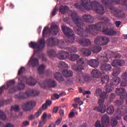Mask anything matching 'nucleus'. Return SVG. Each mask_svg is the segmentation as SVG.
<instances>
[{
    "label": "nucleus",
    "mask_w": 127,
    "mask_h": 127,
    "mask_svg": "<svg viewBox=\"0 0 127 127\" xmlns=\"http://www.w3.org/2000/svg\"><path fill=\"white\" fill-rule=\"evenodd\" d=\"M121 82V78L119 77H116L115 78H112L111 81V85H117L119 84Z\"/></svg>",
    "instance_id": "obj_28"
},
{
    "label": "nucleus",
    "mask_w": 127,
    "mask_h": 127,
    "mask_svg": "<svg viewBox=\"0 0 127 127\" xmlns=\"http://www.w3.org/2000/svg\"><path fill=\"white\" fill-rule=\"evenodd\" d=\"M18 79L20 81V83L16 87L14 86V84H15V81L14 80H10L7 81L4 85L0 87V95L3 92L4 89H8V93H14L16 91L24 89L25 85L23 83V80L20 78Z\"/></svg>",
    "instance_id": "obj_4"
},
{
    "label": "nucleus",
    "mask_w": 127,
    "mask_h": 127,
    "mask_svg": "<svg viewBox=\"0 0 127 127\" xmlns=\"http://www.w3.org/2000/svg\"><path fill=\"white\" fill-rule=\"evenodd\" d=\"M87 63L90 66L93 68L97 67L99 64V61L95 59H91V60L87 61Z\"/></svg>",
    "instance_id": "obj_20"
},
{
    "label": "nucleus",
    "mask_w": 127,
    "mask_h": 127,
    "mask_svg": "<svg viewBox=\"0 0 127 127\" xmlns=\"http://www.w3.org/2000/svg\"><path fill=\"white\" fill-rule=\"evenodd\" d=\"M60 41H59L58 39L53 37L48 39L47 41V43H48L49 45L51 46L58 45Z\"/></svg>",
    "instance_id": "obj_19"
},
{
    "label": "nucleus",
    "mask_w": 127,
    "mask_h": 127,
    "mask_svg": "<svg viewBox=\"0 0 127 127\" xmlns=\"http://www.w3.org/2000/svg\"><path fill=\"white\" fill-rule=\"evenodd\" d=\"M121 68L119 67H115L113 69V76H118L121 72Z\"/></svg>",
    "instance_id": "obj_39"
},
{
    "label": "nucleus",
    "mask_w": 127,
    "mask_h": 127,
    "mask_svg": "<svg viewBox=\"0 0 127 127\" xmlns=\"http://www.w3.org/2000/svg\"><path fill=\"white\" fill-rule=\"evenodd\" d=\"M101 69L102 70L110 71L112 69V66L109 64H104L101 65Z\"/></svg>",
    "instance_id": "obj_34"
},
{
    "label": "nucleus",
    "mask_w": 127,
    "mask_h": 127,
    "mask_svg": "<svg viewBox=\"0 0 127 127\" xmlns=\"http://www.w3.org/2000/svg\"><path fill=\"white\" fill-rule=\"evenodd\" d=\"M78 42L81 46H89L91 44V41L88 39H80Z\"/></svg>",
    "instance_id": "obj_18"
},
{
    "label": "nucleus",
    "mask_w": 127,
    "mask_h": 127,
    "mask_svg": "<svg viewBox=\"0 0 127 127\" xmlns=\"http://www.w3.org/2000/svg\"><path fill=\"white\" fill-rule=\"evenodd\" d=\"M45 40H44V39L42 38L39 40L37 43L35 42H31V43H30L29 44V46L31 48L37 49V50H34V53H37L39 52V51L44 49V48L45 47Z\"/></svg>",
    "instance_id": "obj_6"
},
{
    "label": "nucleus",
    "mask_w": 127,
    "mask_h": 127,
    "mask_svg": "<svg viewBox=\"0 0 127 127\" xmlns=\"http://www.w3.org/2000/svg\"><path fill=\"white\" fill-rule=\"evenodd\" d=\"M102 47H100V45H95L92 47L91 51L93 52V53H98L101 51Z\"/></svg>",
    "instance_id": "obj_31"
},
{
    "label": "nucleus",
    "mask_w": 127,
    "mask_h": 127,
    "mask_svg": "<svg viewBox=\"0 0 127 127\" xmlns=\"http://www.w3.org/2000/svg\"><path fill=\"white\" fill-rule=\"evenodd\" d=\"M102 45H107L110 41L109 38L105 36H101Z\"/></svg>",
    "instance_id": "obj_38"
},
{
    "label": "nucleus",
    "mask_w": 127,
    "mask_h": 127,
    "mask_svg": "<svg viewBox=\"0 0 127 127\" xmlns=\"http://www.w3.org/2000/svg\"><path fill=\"white\" fill-rule=\"evenodd\" d=\"M102 123L103 125L100 124V121H98L95 123V127H107L110 125V119L107 115H104L102 117Z\"/></svg>",
    "instance_id": "obj_12"
},
{
    "label": "nucleus",
    "mask_w": 127,
    "mask_h": 127,
    "mask_svg": "<svg viewBox=\"0 0 127 127\" xmlns=\"http://www.w3.org/2000/svg\"><path fill=\"white\" fill-rule=\"evenodd\" d=\"M85 63V60L82 58L79 59V60L78 61H77V64H78V66H81L80 69H84Z\"/></svg>",
    "instance_id": "obj_32"
},
{
    "label": "nucleus",
    "mask_w": 127,
    "mask_h": 127,
    "mask_svg": "<svg viewBox=\"0 0 127 127\" xmlns=\"http://www.w3.org/2000/svg\"><path fill=\"white\" fill-rule=\"evenodd\" d=\"M80 58V56L76 54H70L68 53L67 58H68L69 61L73 62L75 61Z\"/></svg>",
    "instance_id": "obj_23"
},
{
    "label": "nucleus",
    "mask_w": 127,
    "mask_h": 127,
    "mask_svg": "<svg viewBox=\"0 0 127 127\" xmlns=\"http://www.w3.org/2000/svg\"><path fill=\"white\" fill-rule=\"evenodd\" d=\"M58 45H59V47L60 48L65 49H67V51L68 48H71V47L67 48V43H64L63 40H60Z\"/></svg>",
    "instance_id": "obj_29"
},
{
    "label": "nucleus",
    "mask_w": 127,
    "mask_h": 127,
    "mask_svg": "<svg viewBox=\"0 0 127 127\" xmlns=\"http://www.w3.org/2000/svg\"><path fill=\"white\" fill-rule=\"evenodd\" d=\"M40 86L42 88H45L48 86L49 88H55L57 86V83L54 79H49L45 80L44 83H40Z\"/></svg>",
    "instance_id": "obj_13"
},
{
    "label": "nucleus",
    "mask_w": 127,
    "mask_h": 127,
    "mask_svg": "<svg viewBox=\"0 0 127 127\" xmlns=\"http://www.w3.org/2000/svg\"><path fill=\"white\" fill-rule=\"evenodd\" d=\"M39 94V92L35 90H31L27 91L25 92H20L19 95H16L17 99L19 100L26 99L31 96L34 97L38 96Z\"/></svg>",
    "instance_id": "obj_9"
},
{
    "label": "nucleus",
    "mask_w": 127,
    "mask_h": 127,
    "mask_svg": "<svg viewBox=\"0 0 127 127\" xmlns=\"http://www.w3.org/2000/svg\"><path fill=\"white\" fill-rule=\"evenodd\" d=\"M99 95H100V98L102 99L106 98L108 96V94L105 92H102Z\"/></svg>",
    "instance_id": "obj_47"
},
{
    "label": "nucleus",
    "mask_w": 127,
    "mask_h": 127,
    "mask_svg": "<svg viewBox=\"0 0 127 127\" xmlns=\"http://www.w3.org/2000/svg\"><path fill=\"white\" fill-rule=\"evenodd\" d=\"M121 86L125 87L127 86V80H123L121 83Z\"/></svg>",
    "instance_id": "obj_55"
},
{
    "label": "nucleus",
    "mask_w": 127,
    "mask_h": 127,
    "mask_svg": "<svg viewBox=\"0 0 127 127\" xmlns=\"http://www.w3.org/2000/svg\"><path fill=\"white\" fill-rule=\"evenodd\" d=\"M26 70V69L24 67L21 66L20 69H19L18 72V75H20L21 74H22L24 71Z\"/></svg>",
    "instance_id": "obj_46"
},
{
    "label": "nucleus",
    "mask_w": 127,
    "mask_h": 127,
    "mask_svg": "<svg viewBox=\"0 0 127 127\" xmlns=\"http://www.w3.org/2000/svg\"><path fill=\"white\" fill-rule=\"evenodd\" d=\"M36 106V103L34 101H29L22 104V107L23 111L25 112L30 111Z\"/></svg>",
    "instance_id": "obj_14"
},
{
    "label": "nucleus",
    "mask_w": 127,
    "mask_h": 127,
    "mask_svg": "<svg viewBox=\"0 0 127 127\" xmlns=\"http://www.w3.org/2000/svg\"><path fill=\"white\" fill-rule=\"evenodd\" d=\"M52 104V101H51L50 100H46V103L44 104H46L48 106H51Z\"/></svg>",
    "instance_id": "obj_60"
},
{
    "label": "nucleus",
    "mask_w": 127,
    "mask_h": 127,
    "mask_svg": "<svg viewBox=\"0 0 127 127\" xmlns=\"http://www.w3.org/2000/svg\"><path fill=\"white\" fill-rule=\"evenodd\" d=\"M26 83L29 86H35L37 83V81L34 78H33L32 77H30L29 78L26 80Z\"/></svg>",
    "instance_id": "obj_26"
},
{
    "label": "nucleus",
    "mask_w": 127,
    "mask_h": 127,
    "mask_svg": "<svg viewBox=\"0 0 127 127\" xmlns=\"http://www.w3.org/2000/svg\"><path fill=\"white\" fill-rule=\"evenodd\" d=\"M29 125V121H24L22 123V125H21V127H26L27 126Z\"/></svg>",
    "instance_id": "obj_53"
},
{
    "label": "nucleus",
    "mask_w": 127,
    "mask_h": 127,
    "mask_svg": "<svg viewBox=\"0 0 127 127\" xmlns=\"http://www.w3.org/2000/svg\"><path fill=\"white\" fill-rule=\"evenodd\" d=\"M5 127H13V126L11 124H7L5 125Z\"/></svg>",
    "instance_id": "obj_64"
},
{
    "label": "nucleus",
    "mask_w": 127,
    "mask_h": 127,
    "mask_svg": "<svg viewBox=\"0 0 127 127\" xmlns=\"http://www.w3.org/2000/svg\"><path fill=\"white\" fill-rule=\"evenodd\" d=\"M104 102V100L103 98L99 99L98 101V104H99V106L96 107L95 109L97 110L101 113H104L106 111V106L103 105V103Z\"/></svg>",
    "instance_id": "obj_16"
},
{
    "label": "nucleus",
    "mask_w": 127,
    "mask_h": 127,
    "mask_svg": "<svg viewBox=\"0 0 127 127\" xmlns=\"http://www.w3.org/2000/svg\"><path fill=\"white\" fill-rule=\"evenodd\" d=\"M69 11V7L66 5H61L60 7V12H61L62 14H65Z\"/></svg>",
    "instance_id": "obj_30"
},
{
    "label": "nucleus",
    "mask_w": 127,
    "mask_h": 127,
    "mask_svg": "<svg viewBox=\"0 0 127 127\" xmlns=\"http://www.w3.org/2000/svg\"><path fill=\"white\" fill-rule=\"evenodd\" d=\"M54 76L55 77V78L57 79V80L59 81L60 83L63 82L65 81L63 75L60 72H56L55 74H54Z\"/></svg>",
    "instance_id": "obj_21"
},
{
    "label": "nucleus",
    "mask_w": 127,
    "mask_h": 127,
    "mask_svg": "<svg viewBox=\"0 0 127 127\" xmlns=\"http://www.w3.org/2000/svg\"><path fill=\"white\" fill-rule=\"evenodd\" d=\"M71 18L73 23L76 24V27L74 28L75 32L80 37H87L88 34L94 35V33H98V31L101 30L102 27L110 22V20L107 17H101L100 19L102 22H99L94 25H89L84 31L83 29L84 26V22L81 17L77 15L75 11L72 12Z\"/></svg>",
    "instance_id": "obj_1"
},
{
    "label": "nucleus",
    "mask_w": 127,
    "mask_h": 127,
    "mask_svg": "<svg viewBox=\"0 0 127 127\" xmlns=\"http://www.w3.org/2000/svg\"><path fill=\"white\" fill-rule=\"evenodd\" d=\"M118 124V122L116 120H111V126L113 127L116 126Z\"/></svg>",
    "instance_id": "obj_48"
},
{
    "label": "nucleus",
    "mask_w": 127,
    "mask_h": 127,
    "mask_svg": "<svg viewBox=\"0 0 127 127\" xmlns=\"http://www.w3.org/2000/svg\"><path fill=\"white\" fill-rule=\"evenodd\" d=\"M74 113L73 112H71L69 114H68V117H69V118H73V117L74 116Z\"/></svg>",
    "instance_id": "obj_62"
},
{
    "label": "nucleus",
    "mask_w": 127,
    "mask_h": 127,
    "mask_svg": "<svg viewBox=\"0 0 127 127\" xmlns=\"http://www.w3.org/2000/svg\"><path fill=\"white\" fill-rule=\"evenodd\" d=\"M28 64L31 65L32 67H36L39 65V61L37 58H35L33 56H32L31 59L29 61Z\"/></svg>",
    "instance_id": "obj_17"
},
{
    "label": "nucleus",
    "mask_w": 127,
    "mask_h": 127,
    "mask_svg": "<svg viewBox=\"0 0 127 127\" xmlns=\"http://www.w3.org/2000/svg\"><path fill=\"white\" fill-rule=\"evenodd\" d=\"M125 61L122 60H115L112 62V66L117 67L119 66H123L125 64Z\"/></svg>",
    "instance_id": "obj_22"
},
{
    "label": "nucleus",
    "mask_w": 127,
    "mask_h": 127,
    "mask_svg": "<svg viewBox=\"0 0 127 127\" xmlns=\"http://www.w3.org/2000/svg\"><path fill=\"white\" fill-rule=\"evenodd\" d=\"M75 7L80 10H82L84 8L87 10L93 9L96 13L101 14H103L105 12L103 6L97 1H91L89 0H81V4L76 3Z\"/></svg>",
    "instance_id": "obj_2"
},
{
    "label": "nucleus",
    "mask_w": 127,
    "mask_h": 127,
    "mask_svg": "<svg viewBox=\"0 0 127 127\" xmlns=\"http://www.w3.org/2000/svg\"><path fill=\"white\" fill-rule=\"evenodd\" d=\"M107 114L112 115L114 113V108L113 106H109L107 110Z\"/></svg>",
    "instance_id": "obj_40"
},
{
    "label": "nucleus",
    "mask_w": 127,
    "mask_h": 127,
    "mask_svg": "<svg viewBox=\"0 0 127 127\" xmlns=\"http://www.w3.org/2000/svg\"><path fill=\"white\" fill-rule=\"evenodd\" d=\"M105 89L106 90L107 93H110L112 91V87L106 85L105 87Z\"/></svg>",
    "instance_id": "obj_49"
},
{
    "label": "nucleus",
    "mask_w": 127,
    "mask_h": 127,
    "mask_svg": "<svg viewBox=\"0 0 127 127\" xmlns=\"http://www.w3.org/2000/svg\"><path fill=\"white\" fill-rule=\"evenodd\" d=\"M102 2L105 7L110 9L111 13L115 17L120 18L125 17V12L117 8L114 7L113 5L122 4V5H127V0H122V1L120 0H102Z\"/></svg>",
    "instance_id": "obj_3"
},
{
    "label": "nucleus",
    "mask_w": 127,
    "mask_h": 127,
    "mask_svg": "<svg viewBox=\"0 0 127 127\" xmlns=\"http://www.w3.org/2000/svg\"><path fill=\"white\" fill-rule=\"evenodd\" d=\"M92 16L90 14H84L83 15V21L88 23H92L93 21L92 19Z\"/></svg>",
    "instance_id": "obj_24"
},
{
    "label": "nucleus",
    "mask_w": 127,
    "mask_h": 127,
    "mask_svg": "<svg viewBox=\"0 0 127 127\" xmlns=\"http://www.w3.org/2000/svg\"><path fill=\"white\" fill-rule=\"evenodd\" d=\"M116 97V95L114 93H111L110 97H109V99L111 101H112L113 99H115Z\"/></svg>",
    "instance_id": "obj_57"
},
{
    "label": "nucleus",
    "mask_w": 127,
    "mask_h": 127,
    "mask_svg": "<svg viewBox=\"0 0 127 127\" xmlns=\"http://www.w3.org/2000/svg\"><path fill=\"white\" fill-rule=\"evenodd\" d=\"M59 67L61 69L63 68H68V65L67 64L65 63L64 62H61L59 64Z\"/></svg>",
    "instance_id": "obj_41"
},
{
    "label": "nucleus",
    "mask_w": 127,
    "mask_h": 127,
    "mask_svg": "<svg viewBox=\"0 0 127 127\" xmlns=\"http://www.w3.org/2000/svg\"><path fill=\"white\" fill-rule=\"evenodd\" d=\"M115 92L120 96L121 100L115 101V104L117 106H121L124 103L123 99L127 98V93L126 92L125 89L123 88H116Z\"/></svg>",
    "instance_id": "obj_10"
},
{
    "label": "nucleus",
    "mask_w": 127,
    "mask_h": 127,
    "mask_svg": "<svg viewBox=\"0 0 127 127\" xmlns=\"http://www.w3.org/2000/svg\"><path fill=\"white\" fill-rule=\"evenodd\" d=\"M71 67L74 71L78 72L76 76L77 82L81 81L83 79V72L82 71V70L83 69H80L81 66L79 65L78 66L75 64H72Z\"/></svg>",
    "instance_id": "obj_11"
},
{
    "label": "nucleus",
    "mask_w": 127,
    "mask_h": 127,
    "mask_svg": "<svg viewBox=\"0 0 127 127\" xmlns=\"http://www.w3.org/2000/svg\"><path fill=\"white\" fill-rule=\"evenodd\" d=\"M62 74L66 78H69L73 76V72L70 70L64 69L63 71H62Z\"/></svg>",
    "instance_id": "obj_25"
},
{
    "label": "nucleus",
    "mask_w": 127,
    "mask_h": 127,
    "mask_svg": "<svg viewBox=\"0 0 127 127\" xmlns=\"http://www.w3.org/2000/svg\"><path fill=\"white\" fill-rule=\"evenodd\" d=\"M80 100V98H75L74 99V103L72 104V106H73L75 109L77 108L78 103L81 102Z\"/></svg>",
    "instance_id": "obj_42"
},
{
    "label": "nucleus",
    "mask_w": 127,
    "mask_h": 127,
    "mask_svg": "<svg viewBox=\"0 0 127 127\" xmlns=\"http://www.w3.org/2000/svg\"><path fill=\"white\" fill-rule=\"evenodd\" d=\"M46 118H47V114L44 113V114H43V115L42 116V121H46Z\"/></svg>",
    "instance_id": "obj_58"
},
{
    "label": "nucleus",
    "mask_w": 127,
    "mask_h": 127,
    "mask_svg": "<svg viewBox=\"0 0 127 127\" xmlns=\"http://www.w3.org/2000/svg\"><path fill=\"white\" fill-rule=\"evenodd\" d=\"M56 12H57L56 8H54L53 11H52L51 12V17H54V16L57 14Z\"/></svg>",
    "instance_id": "obj_52"
},
{
    "label": "nucleus",
    "mask_w": 127,
    "mask_h": 127,
    "mask_svg": "<svg viewBox=\"0 0 127 127\" xmlns=\"http://www.w3.org/2000/svg\"><path fill=\"white\" fill-rule=\"evenodd\" d=\"M121 78L123 79V80L127 81V72L124 73L122 76H121Z\"/></svg>",
    "instance_id": "obj_50"
},
{
    "label": "nucleus",
    "mask_w": 127,
    "mask_h": 127,
    "mask_svg": "<svg viewBox=\"0 0 127 127\" xmlns=\"http://www.w3.org/2000/svg\"><path fill=\"white\" fill-rule=\"evenodd\" d=\"M77 49L74 47L68 48V52L63 51H60L59 54H56V52L54 50H50L47 51V54L51 58L57 57L59 60H64L67 58L68 53H75Z\"/></svg>",
    "instance_id": "obj_5"
},
{
    "label": "nucleus",
    "mask_w": 127,
    "mask_h": 127,
    "mask_svg": "<svg viewBox=\"0 0 127 127\" xmlns=\"http://www.w3.org/2000/svg\"><path fill=\"white\" fill-rule=\"evenodd\" d=\"M62 30L63 31L64 35L68 38L67 41L70 43H73L75 39L73 30L65 25H62Z\"/></svg>",
    "instance_id": "obj_8"
},
{
    "label": "nucleus",
    "mask_w": 127,
    "mask_h": 127,
    "mask_svg": "<svg viewBox=\"0 0 127 127\" xmlns=\"http://www.w3.org/2000/svg\"><path fill=\"white\" fill-rule=\"evenodd\" d=\"M102 92V89L101 88H98L96 90V95H99L101 94Z\"/></svg>",
    "instance_id": "obj_56"
},
{
    "label": "nucleus",
    "mask_w": 127,
    "mask_h": 127,
    "mask_svg": "<svg viewBox=\"0 0 127 127\" xmlns=\"http://www.w3.org/2000/svg\"><path fill=\"white\" fill-rule=\"evenodd\" d=\"M103 33L109 36H114L117 35V32L113 28H108V27L103 28Z\"/></svg>",
    "instance_id": "obj_15"
},
{
    "label": "nucleus",
    "mask_w": 127,
    "mask_h": 127,
    "mask_svg": "<svg viewBox=\"0 0 127 127\" xmlns=\"http://www.w3.org/2000/svg\"><path fill=\"white\" fill-rule=\"evenodd\" d=\"M59 110V107H55V108H53V112L55 113H56Z\"/></svg>",
    "instance_id": "obj_63"
},
{
    "label": "nucleus",
    "mask_w": 127,
    "mask_h": 127,
    "mask_svg": "<svg viewBox=\"0 0 127 127\" xmlns=\"http://www.w3.org/2000/svg\"><path fill=\"white\" fill-rule=\"evenodd\" d=\"M101 81H102V84H108L110 81V78L108 75H105L101 78Z\"/></svg>",
    "instance_id": "obj_35"
},
{
    "label": "nucleus",
    "mask_w": 127,
    "mask_h": 127,
    "mask_svg": "<svg viewBox=\"0 0 127 127\" xmlns=\"http://www.w3.org/2000/svg\"><path fill=\"white\" fill-rule=\"evenodd\" d=\"M101 40V36L96 37V39H94V44H95V45L101 46L102 43Z\"/></svg>",
    "instance_id": "obj_37"
},
{
    "label": "nucleus",
    "mask_w": 127,
    "mask_h": 127,
    "mask_svg": "<svg viewBox=\"0 0 127 127\" xmlns=\"http://www.w3.org/2000/svg\"><path fill=\"white\" fill-rule=\"evenodd\" d=\"M111 58H112V57L110 55L108 56V54L106 55V56L103 57L102 58L103 62L105 63H107L109 61V59Z\"/></svg>",
    "instance_id": "obj_44"
},
{
    "label": "nucleus",
    "mask_w": 127,
    "mask_h": 127,
    "mask_svg": "<svg viewBox=\"0 0 127 127\" xmlns=\"http://www.w3.org/2000/svg\"><path fill=\"white\" fill-rule=\"evenodd\" d=\"M81 53L84 56H90L91 55V51L88 49H82Z\"/></svg>",
    "instance_id": "obj_33"
},
{
    "label": "nucleus",
    "mask_w": 127,
    "mask_h": 127,
    "mask_svg": "<svg viewBox=\"0 0 127 127\" xmlns=\"http://www.w3.org/2000/svg\"><path fill=\"white\" fill-rule=\"evenodd\" d=\"M59 30H60V29L58 25H52L51 29H49L48 27H45L42 32L43 37H48V35H50L52 33L54 35H57Z\"/></svg>",
    "instance_id": "obj_7"
},
{
    "label": "nucleus",
    "mask_w": 127,
    "mask_h": 127,
    "mask_svg": "<svg viewBox=\"0 0 127 127\" xmlns=\"http://www.w3.org/2000/svg\"><path fill=\"white\" fill-rule=\"evenodd\" d=\"M42 113V109H40L38 110V111L37 112H36V113L35 114V117H36V118H38L39 117V116L40 115H41Z\"/></svg>",
    "instance_id": "obj_54"
},
{
    "label": "nucleus",
    "mask_w": 127,
    "mask_h": 127,
    "mask_svg": "<svg viewBox=\"0 0 127 127\" xmlns=\"http://www.w3.org/2000/svg\"><path fill=\"white\" fill-rule=\"evenodd\" d=\"M46 123V121H40V123H39L38 127H43L44 126V124Z\"/></svg>",
    "instance_id": "obj_51"
},
{
    "label": "nucleus",
    "mask_w": 127,
    "mask_h": 127,
    "mask_svg": "<svg viewBox=\"0 0 127 127\" xmlns=\"http://www.w3.org/2000/svg\"><path fill=\"white\" fill-rule=\"evenodd\" d=\"M10 110L15 111V112H19L20 110V107L18 105H14L11 106Z\"/></svg>",
    "instance_id": "obj_43"
},
{
    "label": "nucleus",
    "mask_w": 127,
    "mask_h": 127,
    "mask_svg": "<svg viewBox=\"0 0 127 127\" xmlns=\"http://www.w3.org/2000/svg\"><path fill=\"white\" fill-rule=\"evenodd\" d=\"M35 118H37L36 116H34V115H31L29 116V117L28 118V119L29 120H34L35 119Z\"/></svg>",
    "instance_id": "obj_59"
},
{
    "label": "nucleus",
    "mask_w": 127,
    "mask_h": 127,
    "mask_svg": "<svg viewBox=\"0 0 127 127\" xmlns=\"http://www.w3.org/2000/svg\"><path fill=\"white\" fill-rule=\"evenodd\" d=\"M91 74L92 77L94 78H100L102 75V73L99 70L97 69H93L91 71Z\"/></svg>",
    "instance_id": "obj_27"
},
{
    "label": "nucleus",
    "mask_w": 127,
    "mask_h": 127,
    "mask_svg": "<svg viewBox=\"0 0 127 127\" xmlns=\"http://www.w3.org/2000/svg\"><path fill=\"white\" fill-rule=\"evenodd\" d=\"M45 69V65L42 64L40 65L37 68L38 73L39 74H43L44 73V69Z\"/></svg>",
    "instance_id": "obj_36"
},
{
    "label": "nucleus",
    "mask_w": 127,
    "mask_h": 127,
    "mask_svg": "<svg viewBox=\"0 0 127 127\" xmlns=\"http://www.w3.org/2000/svg\"><path fill=\"white\" fill-rule=\"evenodd\" d=\"M6 119V116L2 111L0 110V120H5Z\"/></svg>",
    "instance_id": "obj_45"
},
{
    "label": "nucleus",
    "mask_w": 127,
    "mask_h": 127,
    "mask_svg": "<svg viewBox=\"0 0 127 127\" xmlns=\"http://www.w3.org/2000/svg\"><path fill=\"white\" fill-rule=\"evenodd\" d=\"M48 106H50L44 104L42 106V109L44 110H45L46 109H47Z\"/></svg>",
    "instance_id": "obj_61"
}]
</instances>
